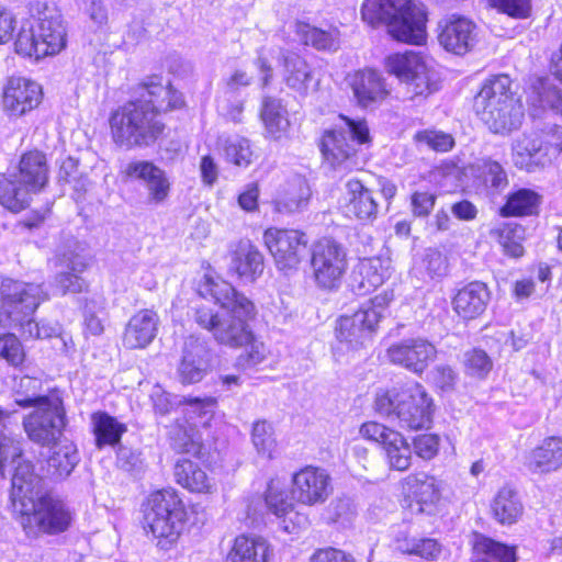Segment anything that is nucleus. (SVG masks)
Listing matches in <instances>:
<instances>
[{
    "label": "nucleus",
    "instance_id": "f257e3e1",
    "mask_svg": "<svg viewBox=\"0 0 562 562\" xmlns=\"http://www.w3.org/2000/svg\"><path fill=\"white\" fill-rule=\"evenodd\" d=\"M137 94L135 100L119 106L110 116L112 139L125 149L154 144L165 128L159 114L183 104L180 92L155 78L140 83Z\"/></svg>",
    "mask_w": 562,
    "mask_h": 562
},
{
    "label": "nucleus",
    "instance_id": "f03ea898",
    "mask_svg": "<svg viewBox=\"0 0 562 562\" xmlns=\"http://www.w3.org/2000/svg\"><path fill=\"white\" fill-rule=\"evenodd\" d=\"M67 45V29L60 11L38 3L23 21L15 38V52L36 59L60 53Z\"/></svg>",
    "mask_w": 562,
    "mask_h": 562
},
{
    "label": "nucleus",
    "instance_id": "7ed1b4c3",
    "mask_svg": "<svg viewBox=\"0 0 562 562\" xmlns=\"http://www.w3.org/2000/svg\"><path fill=\"white\" fill-rule=\"evenodd\" d=\"M361 15L372 26L384 24L396 41L419 45L425 40L426 14L412 0H364Z\"/></svg>",
    "mask_w": 562,
    "mask_h": 562
},
{
    "label": "nucleus",
    "instance_id": "20e7f679",
    "mask_svg": "<svg viewBox=\"0 0 562 562\" xmlns=\"http://www.w3.org/2000/svg\"><path fill=\"white\" fill-rule=\"evenodd\" d=\"M48 181L46 156L38 150L23 154L18 165L0 173V204L12 212L25 209L31 195L40 192Z\"/></svg>",
    "mask_w": 562,
    "mask_h": 562
},
{
    "label": "nucleus",
    "instance_id": "39448f33",
    "mask_svg": "<svg viewBox=\"0 0 562 562\" xmlns=\"http://www.w3.org/2000/svg\"><path fill=\"white\" fill-rule=\"evenodd\" d=\"M374 407L380 415L396 418L403 428L418 430L432 423L434 402L419 383L379 391Z\"/></svg>",
    "mask_w": 562,
    "mask_h": 562
},
{
    "label": "nucleus",
    "instance_id": "423d86ee",
    "mask_svg": "<svg viewBox=\"0 0 562 562\" xmlns=\"http://www.w3.org/2000/svg\"><path fill=\"white\" fill-rule=\"evenodd\" d=\"M26 537L59 536L70 529L75 513L61 498L47 493L14 510Z\"/></svg>",
    "mask_w": 562,
    "mask_h": 562
},
{
    "label": "nucleus",
    "instance_id": "0eeeda50",
    "mask_svg": "<svg viewBox=\"0 0 562 562\" xmlns=\"http://www.w3.org/2000/svg\"><path fill=\"white\" fill-rule=\"evenodd\" d=\"M187 513L172 488H162L149 495L144 509L146 527L158 539L161 549H168L182 532Z\"/></svg>",
    "mask_w": 562,
    "mask_h": 562
},
{
    "label": "nucleus",
    "instance_id": "6e6552de",
    "mask_svg": "<svg viewBox=\"0 0 562 562\" xmlns=\"http://www.w3.org/2000/svg\"><path fill=\"white\" fill-rule=\"evenodd\" d=\"M370 142L366 121L340 115L339 123L326 131L322 138V153L335 169L349 170L357 166L356 145Z\"/></svg>",
    "mask_w": 562,
    "mask_h": 562
},
{
    "label": "nucleus",
    "instance_id": "1a4fd4ad",
    "mask_svg": "<svg viewBox=\"0 0 562 562\" xmlns=\"http://www.w3.org/2000/svg\"><path fill=\"white\" fill-rule=\"evenodd\" d=\"M255 316V305L248 314L241 313L240 307H232L220 313L201 306L195 311V322L212 331L216 341L229 347L247 346L254 340L248 321Z\"/></svg>",
    "mask_w": 562,
    "mask_h": 562
},
{
    "label": "nucleus",
    "instance_id": "9d476101",
    "mask_svg": "<svg viewBox=\"0 0 562 562\" xmlns=\"http://www.w3.org/2000/svg\"><path fill=\"white\" fill-rule=\"evenodd\" d=\"M47 300L42 285L5 279L0 286V324L21 323Z\"/></svg>",
    "mask_w": 562,
    "mask_h": 562
},
{
    "label": "nucleus",
    "instance_id": "9b49d317",
    "mask_svg": "<svg viewBox=\"0 0 562 562\" xmlns=\"http://www.w3.org/2000/svg\"><path fill=\"white\" fill-rule=\"evenodd\" d=\"M23 428L27 438L42 447L55 445L66 427V412L59 396L42 400L41 405L24 416Z\"/></svg>",
    "mask_w": 562,
    "mask_h": 562
},
{
    "label": "nucleus",
    "instance_id": "f8f14e48",
    "mask_svg": "<svg viewBox=\"0 0 562 562\" xmlns=\"http://www.w3.org/2000/svg\"><path fill=\"white\" fill-rule=\"evenodd\" d=\"M386 68L407 85L412 98L427 97L439 89L436 71L416 53L407 52L387 57Z\"/></svg>",
    "mask_w": 562,
    "mask_h": 562
},
{
    "label": "nucleus",
    "instance_id": "ddd939ff",
    "mask_svg": "<svg viewBox=\"0 0 562 562\" xmlns=\"http://www.w3.org/2000/svg\"><path fill=\"white\" fill-rule=\"evenodd\" d=\"M311 268L318 288H338L347 269L345 248L330 238L317 240L311 247Z\"/></svg>",
    "mask_w": 562,
    "mask_h": 562
},
{
    "label": "nucleus",
    "instance_id": "4468645a",
    "mask_svg": "<svg viewBox=\"0 0 562 562\" xmlns=\"http://www.w3.org/2000/svg\"><path fill=\"white\" fill-rule=\"evenodd\" d=\"M76 240H68L56 250L53 263L58 271L52 284L55 294L80 293L85 290L86 281L80 274L87 269L88 262Z\"/></svg>",
    "mask_w": 562,
    "mask_h": 562
},
{
    "label": "nucleus",
    "instance_id": "2eb2a0df",
    "mask_svg": "<svg viewBox=\"0 0 562 562\" xmlns=\"http://www.w3.org/2000/svg\"><path fill=\"white\" fill-rule=\"evenodd\" d=\"M263 241L280 270H294L307 256V235L297 229L270 227L263 233Z\"/></svg>",
    "mask_w": 562,
    "mask_h": 562
},
{
    "label": "nucleus",
    "instance_id": "dca6fc26",
    "mask_svg": "<svg viewBox=\"0 0 562 562\" xmlns=\"http://www.w3.org/2000/svg\"><path fill=\"white\" fill-rule=\"evenodd\" d=\"M360 434L363 438L381 445L392 470L406 471L411 467V445L398 431L376 422H368L360 427Z\"/></svg>",
    "mask_w": 562,
    "mask_h": 562
},
{
    "label": "nucleus",
    "instance_id": "f3484780",
    "mask_svg": "<svg viewBox=\"0 0 562 562\" xmlns=\"http://www.w3.org/2000/svg\"><path fill=\"white\" fill-rule=\"evenodd\" d=\"M437 356L436 347L422 337H411L392 344L386 350L389 361L415 374H422Z\"/></svg>",
    "mask_w": 562,
    "mask_h": 562
},
{
    "label": "nucleus",
    "instance_id": "a211bd4d",
    "mask_svg": "<svg viewBox=\"0 0 562 562\" xmlns=\"http://www.w3.org/2000/svg\"><path fill=\"white\" fill-rule=\"evenodd\" d=\"M9 460L12 463L16 462L10 491V501L14 512L24 506V503L34 502L47 493L44 487V477L35 471V467L31 461L22 460L21 456H19L14 459L9 458L4 463Z\"/></svg>",
    "mask_w": 562,
    "mask_h": 562
},
{
    "label": "nucleus",
    "instance_id": "6ab92c4d",
    "mask_svg": "<svg viewBox=\"0 0 562 562\" xmlns=\"http://www.w3.org/2000/svg\"><path fill=\"white\" fill-rule=\"evenodd\" d=\"M293 498L303 505L324 504L333 492L331 477L326 470L305 467L293 475Z\"/></svg>",
    "mask_w": 562,
    "mask_h": 562
},
{
    "label": "nucleus",
    "instance_id": "aec40b11",
    "mask_svg": "<svg viewBox=\"0 0 562 562\" xmlns=\"http://www.w3.org/2000/svg\"><path fill=\"white\" fill-rule=\"evenodd\" d=\"M42 87L27 78L12 76L3 88V109L11 116H22L42 101Z\"/></svg>",
    "mask_w": 562,
    "mask_h": 562
},
{
    "label": "nucleus",
    "instance_id": "412c9836",
    "mask_svg": "<svg viewBox=\"0 0 562 562\" xmlns=\"http://www.w3.org/2000/svg\"><path fill=\"white\" fill-rule=\"evenodd\" d=\"M402 493L415 503L414 509L419 514H435L436 505L440 499V484L435 476L426 472L408 474L401 481Z\"/></svg>",
    "mask_w": 562,
    "mask_h": 562
},
{
    "label": "nucleus",
    "instance_id": "4be33fe9",
    "mask_svg": "<svg viewBox=\"0 0 562 562\" xmlns=\"http://www.w3.org/2000/svg\"><path fill=\"white\" fill-rule=\"evenodd\" d=\"M374 321V313L366 314L360 308L351 315H342L336 322V338L348 349L356 350L364 347L378 329Z\"/></svg>",
    "mask_w": 562,
    "mask_h": 562
},
{
    "label": "nucleus",
    "instance_id": "5701e85b",
    "mask_svg": "<svg viewBox=\"0 0 562 562\" xmlns=\"http://www.w3.org/2000/svg\"><path fill=\"white\" fill-rule=\"evenodd\" d=\"M353 97L359 106L368 109L383 102L390 91L382 75L371 68H364L347 77Z\"/></svg>",
    "mask_w": 562,
    "mask_h": 562
},
{
    "label": "nucleus",
    "instance_id": "b1692460",
    "mask_svg": "<svg viewBox=\"0 0 562 562\" xmlns=\"http://www.w3.org/2000/svg\"><path fill=\"white\" fill-rule=\"evenodd\" d=\"M198 293L204 299L213 300L223 311L235 306L240 307L241 313L248 314L252 311V302L220 277L204 274L198 284Z\"/></svg>",
    "mask_w": 562,
    "mask_h": 562
},
{
    "label": "nucleus",
    "instance_id": "393cba45",
    "mask_svg": "<svg viewBox=\"0 0 562 562\" xmlns=\"http://www.w3.org/2000/svg\"><path fill=\"white\" fill-rule=\"evenodd\" d=\"M521 105L512 91V80L507 75H498L487 79L474 98V109L477 115L498 106Z\"/></svg>",
    "mask_w": 562,
    "mask_h": 562
},
{
    "label": "nucleus",
    "instance_id": "a878e982",
    "mask_svg": "<svg viewBox=\"0 0 562 562\" xmlns=\"http://www.w3.org/2000/svg\"><path fill=\"white\" fill-rule=\"evenodd\" d=\"M210 362V351L206 345L194 337L186 339L181 361L178 367V378L183 384L200 382Z\"/></svg>",
    "mask_w": 562,
    "mask_h": 562
},
{
    "label": "nucleus",
    "instance_id": "bb28decb",
    "mask_svg": "<svg viewBox=\"0 0 562 562\" xmlns=\"http://www.w3.org/2000/svg\"><path fill=\"white\" fill-rule=\"evenodd\" d=\"M475 24L463 16H452L441 27L438 40L448 52L467 54L475 44Z\"/></svg>",
    "mask_w": 562,
    "mask_h": 562
},
{
    "label": "nucleus",
    "instance_id": "cd10ccee",
    "mask_svg": "<svg viewBox=\"0 0 562 562\" xmlns=\"http://www.w3.org/2000/svg\"><path fill=\"white\" fill-rule=\"evenodd\" d=\"M491 293L485 283L473 281L461 288L452 299L453 311L465 321L481 316L490 302Z\"/></svg>",
    "mask_w": 562,
    "mask_h": 562
},
{
    "label": "nucleus",
    "instance_id": "c85d7f7f",
    "mask_svg": "<svg viewBox=\"0 0 562 562\" xmlns=\"http://www.w3.org/2000/svg\"><path fill=\"white\" fill-rule=\"evenodd\" d=\"M348 201L345 213L361 222H371L376 218L379 202L372 190L366 188L361 181L351 179L346 183Z\"/></svg>",
    "mask_w": 562,
    "mask_h": 562
},
{
    "label": "nucleus",
    "instance_id": "c756f323",
    "mask_svg": "<svg viewBox=\"0 0 562 562\" xmlns=\"http://www.w3.org/2000/svg\"><path fill=\"white\" fill-rule=\"evenodd\" d=\"M159 317L153 310H142L128 321L123 344L126 348L137 349L148 346L157 335Z\"/></svg>",
    "mask_w": 562,
    "mask_h": 562
},
{
    "label": "nucleus",
    "instance_id": "7c9ffc66",
    "mask_svg": "<svg viewBox=\"0 0 562 562\" xmlns=\"http://www.w3.org/2000/svg\"><path fill=\"white\" fill-rule=\"evenodd\" d=\"M283 81L285 86L301 97L308 94L314 81L311 65L299 54L282 50Z\"/></svg>",
    "mask_w": 562,
    "mask_h": 562
},
{
    "label": "nucleus",
    "instance_id": "2f4dec72",
    "mask_svg": "<svg viewBox=\"0 0 562 562\" xmlns=\"http://www.w3.org/2000/svg\"><path fill=\"white\" fill-rule=\"evenodd\" d=\"M513 150L515 165L528 171L551 161L550 148L546 146L541 135H524L516 142Z\"/></svg>",
    "mask_w": 562,
    "mask_h": 562
},
{
    "label": "nucleus",
    "instance_id": "473e14b6",
    "mask_svg": "<svg viewBox=\"0 0 562 562\" xmlns=\"http://www.w3.org/2000/svg\"><path fill=\"white\" fill-rule=\"evenodd\" d=\"M229 270L241 280L254 282L263 273V255L249 241H241L232 256Z\"/></svg>",
    "mask_w": 562,
    "mask_h": 562
},
{
    "label": "nucleus",
    "instance_id": "72a5a7b5",
    "mask_svg": "<svg viewBox=\"0 0 562 562\" xmlns=\"http://www.w3.org/2000/svg\"><path fill=\"white\" fill-rule=\"evenodd\" d=\"M312 192L307 181L302 177L289 180L276 201V209L280 213L303 212L311 200Z\"/></svg>",
    "mask_w": 562,
    "mask_h": 562
},
{
    "label": "nucleus",
    "instance_id": "f704fd0d",
    "mask_svg": "<svg viewBox=\"0 0 562 562\" xmlns=\"http://www.w3.org/2000/svg\"><path fill=\"white\" fill-rule=\"evenodd\" d=\"M562 465V439L551 437L533 449L527 459V467L533 473H548Z\"/></svg>",
    "mask_w": 562,
    "mask_h": 562
},
{
    "label": "nucleus",
    "instance_id": "c9c22d12",
    "mask_svg": "<svg viewBox=\"0 0 562 562\" xmlns=\"http://www.w3.org/2000/svg\"><path fill=\"white\" fill-rule=\"evenodd\" d=\"M389 278V269L375 258L362 261L352 274V290L358 295H366L382 285Z\"/></svg>",
    "mask_w": 562,
    "mask_h": 562
},
{
    "label": "nucleus",
    "instance_id": "e433bc0d",
    "mask_svg": "<svg viewBox=\"0 0 562 562\" xmlns=\"http://www.w3.org/2000/svg\"><path fill=\"white\" fill-rule=\"evenodd\" d=\"M269 544L261 537L239 536L228 552L225 562H267Z\"/></svg>",
    "mask_w": 562,
    "mask_h": 562
},
{
    "label": "nucleus",
    "instance_id": "4c0bfd02",
    "mask_svg": "<svg viewBox=\"0 0 562 562\" xmlns=\"http://www.w3.org/2000/svg\"><path fill=\"white\" fill-rule=\"evenodd\" d=\"M491 510L498 522L512 525L521 516L524 506L518 493L509 486H504L494 496Z\"/></svg>",
    "mask_w": 562,
    "mask_h": 562
},
{
    "label": "nucleus",
    "instance_id": "58836bf2",
    "mask_svg": "<svg viewBox=\"0 0 562 562\" xmlns=\"http://www.w3.org/2000/svg\"><path fill=\"white\" fill-rule=\"evenodd\" d=\"M481 121L495 134H505L517 130L524 117L522 105L498 106L495 110L484 111L479 115Z\"/></svg>",
    "mask_w": 562,
    "mask_h": 562
},
{
    "label": "nucleus",
    "instance_id": "ea45409f",
    "mask_svg": "<svg viewBox=\"0 0 562 562\" xmlns=\"http://www.w3.org/2000/svg\"><path fill=\"white\" fill-rule=\"evenodd\" d=\"M542 196L527 188L518 189L507 195L506 203L501 207V215L509 216H530L538 213Z\"/></svg>",
    "mask_w": 562,
    "mask_h": 562
},
{
    "label": "nucleus",
    "instance_id": "a19ab883",
    "mask_svg": "<svg viewBox=\"0 0 562 562\" xmlns=\"http://www.w3.org/2000/svg\"><path fill=\"white\" fill-rule=\"evenodd\" d=\"M79 462L77 447L69 440L55 443L47 459V472L55 479L67 477Z\"/></svg>",
    "mask_w": 562,
    "mask_h": 562
},
{
    "label": "nucleus",
    "instance_id": "79ce46f5",
    "mask_svg": "<svg viewBox=\"0 0 562 562\" xmlns=\"http://www.w3.org/2000/svg\"><path fill=\"white\" fill-rule=\"evenodd\" d=\"M260 117L267 133L273 138H280L290 125L286 108L280 99L273 97L262 99Z\"/></svg>",
    "mask_w": 562,
    "mask_h": 562
},
{
    "label": "nucleus",
    "instance_id": "37998d69",
    "mask_svg": "<svg viewBox=\"0 0 562 562\" xmlns=\"http://www.w3.org/2000/svg\"><path fill=\"white\" fill-rule=\"evenodd\" d=\"M295 33L303 44L318 50H337L340 45L339 31L335 27L323 30L308 23L296 22Z\"/></svg>",
    "mask_w": 562,
    "mask_h": 562
},
{
    "label": "nucleus",
    "instance_id": "c03bdc74",
    "mask_svg": "<svg viewBox=\"0 0 562 562\" xmlns=\"http://www.w3.org/2000/svg\"><path fill=\"white\" fill-rule=\"evenodd\" d=\"M473 562H516L514 548L475 533L473 540Z\"/></svg>",
    "mask_w": 562,
    "mask_h": 562
},
{
    "label": "nucleus",
    "instance_id": "a18cd8bd",
    "mask_svg": "<svg viewBox=\"0 0 562 562\" xmlns=\"http://www.w3.org/2000/svg\"><path fill=\"white\" fill-rule=\"evenodd\" d=\"M175 477L178 484L184 488L196 492H210L212 485L206 473L194 462L180 459L175 465Z\"/></svg>",
    "mask_w": 562,
    "mask_h": 562
},
{
    "label": "nucleus",
    "instance_id": "49530a36",
    "mask_svg": "<svg viewBox=\"0 0 562 562\" xmlns=\"http://www.w3.org/2000/svg\"><path fill=\"white\" fill-rule=\"evenodd\" d=\"M91 424L95 436L98 448L104 446H115L120 442L122 435L126 431V426L103 412H97L91 415Z\"/></svg>",
    "mask_w": 562,
    "mask_h": 562
},
{
    "label": "nucleus",
    "instance_id": "de8ad7c7",
    "mask_svg": "<svg viewBox=\"0 0 562 562\" xmlns=\"http://www.w3.org/2000/svg\"><path fill=\"white\" fill-rule=\"evenodd\" d=\"M471 169L485 187L494 193L503 191L508 186L506 170L498 161L490 157L477 159L472 164Z\"/></svg>",
    "mask_w": 562,
    "mask_h": 562
},
{
    "label": "nucleus",
    "instance_id": "09e8293b",
    "mask_svg": "<svg viewBox=\"0 0 562 562\" xmlns=\"http://www.w3.org/2000/svg\"><path fill=\"white\" fill-rule=\"evenodd\" d=\"M41 390L42 381L40 379L29 375L21 376L13 387L15 404L23 408L35 407L36 405L42 404V400L54 397L40 395Z\"/></svg>",
    "mask_w": 562,
    "mask_h": 562
},
{
    "label": "nucleus",
    "instance_id": "8fccbe9b",
    "mask_svg": "<svg viewBox=\"0 0 562 562\" xmlns=\"http://www.w3.org/2000/svg\"><path fill=\"white\" fill-rule=\"evenodd\" d=\"M497 237L499 245L506 255L519 258L524 255V247L521 240L524 239L525 229L519 224H504L503 226L493 231Z\"/></svg>",
    "mask_w": 562,
    "mask_h": 562
},
{
    "label": "nucleus",
    "instance_id": "3c124183",
    "mask_svg": "<svg viewBox=\"0 0 562 562\" xmlns=\"http://www.w3.org/2000/svg\"><path fill=\"white\" fill-rule=\"evenodd\" d=\"M251 442L258 454L272 459L277 449L272 424L265 419L255 422L251 429Z\"/></svg>",
    "mask_w": 562,
    "mask_h": 562
},
{
    "label": "nucleus",
    "instance_id": "603ef678",
    "mask_svg": "<svg viewBox=\"0 0 562 562\" xmlns=\"http://www.w3.org/2000/svg\"><path fill=\"white\" fill-rule=\"evenodd\" d=\"M397 549L403 553L415 554L423 559L434 560L441 553V544L431 538H397Z\"/></svg>",
    "mask_w": 562,
    "mask_h": 562
},
{
    "label": "nucleus",
    "instance_id": "864d4df0",
    "mask_svg": "<svg viewBox=\"0 0 562 562\" xmlns=\"http://www.w3.org/2000/svg\"><path fill=\"white\" fill-rule=\"evenodd\" d=\"M223 151L228 162L238 167H248L252 161L254 153L249 140L240 136H232L223 142Z\"/></svg>",
    "mask_w": 562,
    "mask_h": 562
},
{
    "label": "nucleus",
    "instance_id": "5fc2aeb1",
    "mask_svg": "<svg viewBox=\"0 0 562 562\" xmlns=\"http://www.w3.org/2000/svg\"><path fill=\"white\" fill-rule=\"evenodd\" d=\"M215 400L213 398H193L188 401L184 407V414L192 426H209L214 414Z\"/></svg>",
    "mask_w": 562,
    "mask_h": 562
},
{
    "label": "nucleus",
    "instance_id": "6e6d98bb",
    "mask_svg": "<svg viewBox=\"0 0 562 562\" xmlns=\"http://www.w3.org/2000/svg\"><path fill=\"white\" fill-rule=\"evenodd\" d=\"M531 104L535 108L531 113L532 116L538 115L537 108L558 112L562 110V97L555 87L541 82L540 87L535 91V95L531 98Z\"/></svg>",
    "mask_w": 562,
    "mask_h": 562
},
{
    "label": "nucleus",
    "instance_id": "4d7b16f0",
    "mask_svg": "<svg viewBox=\"0 0 562 562\" xmlns=\"http://www.w3.org/2000/svg\"><path fill=\"white\" fill-rule=\"evenodd\" d=\"M170 445L179 453L195 454L200 451V445L195 441L192 428L176 425L169 431Z\"/></svg>",
    "mask_w": 562,
    "mask_h": 562
},
{
    "label": "nucleus",
    "instance_id": "13d9d810",
    "mask_svg": "<svg viewBox=\"0 0 562 562\" xmlns=\"http://www.w3.org/2000/svg\"><path fill=\"white\" fill-rule=\"evenodd\" d=\"M0 358L13 367H18L24 361L23 346L14 334L0 336Z\"/></svg>",
    "mask_w": 562,
    "mask_h": 562
},
{
    "label": "nucleus",
    "instance_id": "bf43d9fd",
    "mask_svg": "<svg viewBox=\"0 0 562 562\" xmlns=\"http://www.w3.org/2000/svg\"><path fill=\"white\" fill-rule=\"evenodd\" d=\"M465 370L470 375L484 378L492 369V360L482 349H473L464 355Z\"/></svg>",
    "mask_w": 562,
    "mask_h": 562
},
{
    "label": "nucleus",
    "instance_id": "052dcab7",
    "mask_svg": "<svg viewBox=\"0 0 562 562\" xmlns=\"http://www.w3.org/2000/svg\"><path fill=\"white\" fill-rule=\"evenodd\" d=\"M498 12L514 19H527L531 14V0H487Z\"/></svg>",
    "mask_w": 562,
    "mask_h": 562
},
{
    "label": "nucleus",
    "instance_id": "680f3d73",
    "mask_svg": "<svg viewBox=\"0 0 562 562\" xmlns=\"http://www.w3.org/2000/svg\"><path fill=\"white\" fill-rule=\"evenodd\" d=\"M265 502L269 510L278 517L284 516L292 509V503L288 499L285 492L276 488L272 482L268 485Z\"/></svg>",
    "mask_w": 562,
    "mask_h": 562
},
{
    "label": "nucleus",
    "instance_id": "e2e57ef3",
    "mask_svg": "<svg viewBox=\"0 0 562 562\" xmlns=\"http://www.w3.org/2000/svg\"><path fill=\"white\" fill-rule=\"evenodd\" d=\"M59 181L66 183H74L76 191L85 190L87 179L82 178L78 171V161L72 157H67L63 160L59 172Z\"/></svg>",
    "mask_w": 562,
    "mask_h": 562
},
{
    "label": "nucleus",
    "instance_id": "0e129e2a",
    "mask_svg": "<svg viewBox=\"0 0 562 562\" xmlns=\"http://www.w3.org/2000/svg\"><path fill=\"white\" fill-rule=\"evenodd\" d=\"M394 294L393 291H384L373 299H371L368 303L363 304L360 310L366 314H375L374 324L379 326V323L382 318L385 317L387 307L390 303L393 301Z\"/></svg>",
    "mask_w": 562,
    "mask_h": 562
},
{
    "label": "nucleus",
    "instance_id": "69168bd1",
    "mask_svg": "<svg viewBox=\"0 0 562 562\" xmlns=\"http://www.w3.org/2000/svg\"><path fill=\"white\" fill-rule=\"evenodd\" d=\"M162 170L149 161H132L125 168V175L140 180L145 186L157 177Z\"/></svg>",
    "mask_w": 562,
    "mask_h": 562
},
{
    "label": "nucleus",
    "instance_id": "338daca9",
    "mask_svg": "<svg viewBox=\"0 0 562 562\" xmlns=\"http://www.w3.org/2000/svg\"><path fill=\"white\" fill-rule=\"evenodd\" d=\"M437 195L428 191H416L411 196L412 213L416 217H427L432 211Z\"/></svg>",
    "mask_w": 562,
    "mask_h": 562
},
{
    "label": "nucleus",
    "instance_id": "774afa93",
    "mask_svg": "<svg viewBox=\"0 0 562 562\" xmlns=\"http://www.w3.org/2000/svg\"><path fill=\"white\" fill-rule=\"evenodd\" d=\"M148 199L155 204L162 203L169 195L170 182L162 170L157 177L146 184Z\"/></svg>",
    "mask_w": 562,
    "mask_h": 562
}]
</instances>
